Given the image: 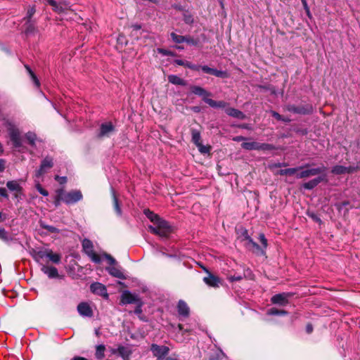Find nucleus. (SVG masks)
<instances>
[{"label":"nucleus","mask_w":360,"mask_h":360,"mask_svg":"<svg viewBox=\"0 0 360 360\" xmlns=\"http://www.w3.org/2000/svg\"><path fill=\"white\" fill-rule=\"evenodd\" d=\"M144 214L153 224V225H149L148 226L150 233L158 235L161 238H167L173 232V227L158 214L149 210H145Z\"/></svg>","instance_id":"f257e3e1"},{"label":"nucleus","mask_w":360,"mask_h":360,"mask_svg":"<svg viewBox=\"0 0 360 360\" xmlns=\"http://www.w3.org/2000/svg\"><path fill=\"white\" fill-rule=\"evenodd\" d=\"M47 3L52 6L53 10L63 16L73 13L74 11L71 8L70 4L65 1H56L55 0H46Z\"/></svg>","instance_id":"f03ea898"},{"label":"nucleus","mask_w":360,"mask_h":360,"mask_svg":"<svg viewBox=\"0 0 360 360\" xmlns=\"http://www.w3.org/2000/svg\"><path fill=\"white\" fill-rule=\"evenodd\" d=\"M60 190L62 193L60 198L65 204H75L81 200L83 198L82 192L79 190H72L69 192H65L63 189Z\"/></svg>","instance_id":"7ed1b4c3"},{"label":"nucleus","mask_w":360,"mask_h":360,"mask_svg":"<svg viewBox=\"0 0 360 360\" xmlns=\"http://www.w3.org/2000/svg\"><path fill=\"white\" fill-rule=\"evenodd\" d=\"M307 167L305 168H303L300 169L297 173L296 174V178L297 179H305L309 178L312 176H316L320 174L323 173L326 170V167L325 166H322L320 167L316 168H311L309 169V165H307Z\"/></svg>","instance_id":"20e7f679"},{"label":"nucleus","mask_w":360,"mask_h":360,"mask_svg":"<svg viewBox=\"0 0 360 360\" xmlns=\"http://www.w3.org/2000/svg\"><path fill=\"white\" fill-rule=\"evenodd\" d=\"M53 166V159L50 156L45 157L41 162L38 169L35 171L34 176L36 179L42 177Z\"/></svg>","instance_id":"39448f33"},{"label":"nucleus","mask_w":360,"mask_h":360,"mask_svg":"<svg viewBox=\"0 0 360 360\" xmlns=\"http://www.w3.org/2000/svg\"><path fill=\"white\" fill-rule=\"evenodd\" d=\"M82 248L84 252L90 257L91 261L97 264L101 262V258L100 255L94 251V245L90 240L86 238L83 240Z\"/></svg>","instance_id":"423d86ee"},{"label":"nucleus","mask_w":360,"mask_h":360,"mask_svg":"<svg viewBox=\"0 0 360 360\" xmlns=\"http://www.w3.org/2000/svg\"><path fill=\"white\" fill-rule=\"evenodd\" d=\"M241 147L248 150H270L274 148L271 144L261 143L257 141L243 142Z\"/></svg>","instance_id":"0eeeda50"},{"label":"nucleus","mask_w":360,"mask_h":360,"mask_svg":"<svg viewBox=\"0 0 360 360\" xmlns=\"http://www.w3.org/2000/svg\"><path fill=\"white\" fill-rule=\"evenodd\" d=\"M8 131L11 141H12L13 146L17 148H20L22 146V141L20 133L18 129L16 128L14 125L11 124V123H8Z\"/></svg>","instance_id":"6e6552de"},{"label":"nucleus","mask_w":360,"mask_h":360,"mask_svg":"<svg viewBox=\"0 0 360 360\" xmlns=\"http://www.w3.org/2000/svg\"><path fill=\"white\" fill-rule=\"evenodd\" d=\"M150 350L153 355L157 357L158 360H163L168 354L169 349L165 345H158L153 344L150 347Z\"/></svg>","instance_id":"1a4fd4ad"},{"label":"nucleus","mask_w":360,"mask_h":360,"mask_svg":"<svg viewBox=\"0 0 360 360\" xmlns=\"http://www.w3.org/2000/svg\"><path fill=\"white\" fill-rule=\"evenodd\" d=\"M115 132L114 125L108 122L102 123L98 134L99 138L110 137Z\"/></svg>","instance_id":"9d476101"},{"label":"nucleus","mask_w":360,"mask_h":360,"mask_svg":"<svg viewBox=\"0 0 360 360\" xmlns=\"http://www.w3.org/2000/svg\"><path fill=\"white\" fill-rule=\"evenodd\" d=\"M359 167L358 166H349L345 167L342 165H335L332 169L331 172L335 175L352 174L356 172Z\"/></svg>","instance_id":"9b49d317"},{"label":"nucleus","mask_w":360,"mask_h":360,"mask_svg":"<svg viewBox=\"0 0 360 360\" xmlns=\"http://www.w3.org/2000/svg\"><path fill=\"white\" fill-rule=\"evenodd\" d=\"M140 300H141L138 295L133 294L128 290L124 291L121 296V302L123 304H136L140 302Z\"/></svg>","instance_id":"f8f14e48"},{"label":"nucleus","mask_w":360,"mask_h":360,"mask_svg":"<svg viewBox=\"0 0 360 360\" xmlns=\"http://www.w3.org/2000/svg\"><path fill=\"white\" fill-rule=\"evenodd\" d=\"M288 110L293 113L306 115L312 112V106L310 105L300 106H295L292 105L288 106Z\"/></svg>","instance_id":"ddd939ff"},{"label":"nucleus","mask_w":360,"mask_h":360,"mask_svg":"<svg viewBox=\"0 0 360 360\" xmlns=\"http://www.w3.org/2000/svg\"><path fill=\"white\" fill-rule=\"evenodd\" d=\"M77 311L82 316L91 317L93 316V311L86 302L79 303L77 306Z\"/></svg>","instance_id":"4468645a"},{"label":"nucleus","mask_w":360,"mask_h":360,"mask_svg":"<svg viewBox=\"0 0 360 360\" xmlns=\"http://www.w3.org/2000/svg\"><path fill=\"white\" fill-rule=\"evenodd\" d=\"M92 292L108 297V292L105 285L100 283H92L90 286Z\"/></svg>","instance_id":"2eb2a0df"},{"label":"nucleus","mask_w":360,"mask_h":360,"mask_svg":"<svg viewBox=\"0 0 360 360\" xmlns=\"http://www.w3.org/2000/svg\"><path fill=\"white\" fill-rule=\"evenodd\" d=\"M288 295L286 293L276 294L271 298V302L274 304L284 306L288 302Z\"/></svg>","instance_id":"dca6fc26"},{"label":"nucleus","mask_w":360,"mask_h":360,"mask_svg":"<svg viewBox=\"0 0 360 360\" xmlns=\"http://www.w3.org/2000/svg\"><path fill=\"white\" fill-rule=\"evenodd\" d=\"M203 281L207 285H209L210 287H213V288L219 287V284L221 283V281L219 278V277L215 276L210 273L208 274L207 276H206L203 278Z\"/></svg>","instance_id":"f3484780"},{"label":"nucleus","mask_w":360,"mask_h":360,"mask_svg":"<svg viewBox=\"0 0 360 360\" xmlns=\"http://www.w3.org/2000/svg\"><path fill=\"white\" fill-rule=\"evenodd\" d=\"M41 270L48 276L49 278L58 277V272L56 267L41 264Z\"/></svg>","instance_id":"a211bd4d"},{"label":"nucleus","mask_w":360,"mask_h":360,"mask_svg":"<svg viewBox=\"0 0 360 360\" xmlns=\"http://www.w3.org/2000/svg\"><path fill=\"white\" fill-rule=\"evenodd\" d=\"M178 313L180 316L187 317L189 315L190 309L188 304L184 300H179L177 304Z\"/></svg>","instance_id":"6ab92c4d"},{"label":"nucleus","mask_w":360,"mask_h":360,"mask_svg":"<svg viewBox=\"0 0 360 360\" xmlns=\"http://www.w3.org/2000/svg\"><path fill=\"white\" fill-rule=\"evenodd\" d=\"M117 351L119 355L123 359V360H130L131 350L129 347L120 345L117 347Z\"/></svg>","instance_id":"aec40b11"},{"label":"nucleus","mask_w":360,"mask_h":360,"mask_svg":"<svg viewBox=\"0 0 360 360\" xmlns=\"http://www.w3.org/2000/svg\"><path fill=\"white\" fill-rule=\"evenodd\" d=\"M324 180V178L322 176H318L314 179H311L307 182H305L302 184V187L307 190H311L315 188L319 184Z\"/></svg>","instance_id":"412c9836"},{"label":"nucleus","mask_w":360,"mask_h":360,"mask_svg":"<svg viewBox=\"0 0 360 360\" xmlns=\"http://www.w3.org/2000/svg\"><path fill=\"white\" fill-rule=\"evenodd\" d=\"M225 112L228 115L238 119L243 120L245 117L243 112L233 108H226Z\"/></svg>","instance_id":"4be33fe9"},{"label":"nucleus","mask_w":360,"mask_h":360,"mask_svg":"<svg viewBox=\"0 0 360 360\" xmlns=\"http://www.w3.org/2000/svg\"><path fill=\"white\" fill-rule=\"evenodd\" d=\"M307 167V165H302V166H300L298 167L284 169L280 170L278 172V174L282 176H284V175H289V176L295 175L296 176V174L297 173V172H299L300 169L305 168Z\"/></svg>","instance_id":"5701e85b"},{"label":"nucleus","mask_w":360,"mask_h":360,"mask_svg":"<svg viewBox=\"0 0 360 360\" xmlns=\"http://www.w3.org/2000/svg\"><path fill=\"white\" fill-rule=\"evenodd\" d=\"M204 101L212 108H226L228 103L224 101H216L209 98H204Z\"/></svg>","instance_id":"b1692460"},{"label":"nucleus","mask_w":360,"mask_h":360,"mask_svg":"<svg viewBox=\"0 0 360 360\" xmlns=\"http://www.w3.org/2000/svg\"><path fill=\"white\" fill-rule=\"evenodd\" d=\"M191 91L193 94L200 96L202 97V99L204 100V98H208L211 95L210 93L207 91L203 88L198 86H194L191 88Z\"/></svg>","instance_id":"393cba45"},{"label":"nucleus","mask_w":360,"mask_h":360,"mask_svg":"<svg viewBox=\"0 0 360 360\" xmlns=\"http://www.w3.org/2000/svg\"><path fill=\"white\" fill-rule=\"evenodd\" d=\"M6 186L8 189L10 190L11 191L19 192L21 191L22 190L21 186L20 185L18 181L15 180L7 181Z\"/></svg>","instance_id":"a878e982"},{"label":"nucleus","mask_w":360,"mask_h":360,"mask_svg":"<svg viewBox=\"0 0 360 360\" xmlns=\"http://www.w3.org/2000/svg\"><path fill=\"white\" fill-rule=\"evenodd\" d=\"M46 258L54 264H58L60 262L61 256L58 253H53L51 250H47Z\"/></svg>","instance_id":"bb28decb"},{"label":"nucleus","mask_w":360,"mask_h":360,"mask_svg":"<svg viewBox=\"0 0 360 360\" xmlns=\"http://www.w3.org/2000/svg\"><path fill=\"white\" fill-rule=\"evenodd\" d=\"M108 273L114 277L123 278V273L116 266H109L106 268Z\"/></svg>","instance_id":"cd10ccee"},{"label":"nucleus","mask_w":360,"mask_h":360,"mask_svg":"<svg viewBox=\"0 0 360 360\" xmlns=\"http://www.w3.org/2000/svg\"><path fill=\"white\" fill-rule=\"evenodd\" d=\"M168 81L176 85L185 86L186 82L177 75H170L168 76Z\"/></svg>","instance_id":"c85d7f7f"},{"label":"nucleus","mask_w":360,"mask_h":360,"mask_svg":"<svg viewBox=\"0 0 360 360\" xmlns=\"http://www.w3.org/2000/svg\"><path fill=\"white\" fill-rule=\"evenodd\" d=\"M105 347L103 345H97L96 347L95 356L98 359H102L105 357Z\"/></svg>","instance_id":"c756f323"},{"label":"nucleus","mask_w":360,"mask_h":360,"mask_svg":"<svg viewBox=\"0 0 360 360\" xmlns=\"http://www.w3.org/2000/svg\"><path fill=\"white\" fill-rule=\"evenodd\" d=\"M191 135H192V141L195 146L202 143L200 133L198 130L193 129L191 130Z\"/></svg>","instance_id":"7c9ffc66"},{"label":"nucleus","mask_w":360,"mask_h":360,"mask_svg":"<svg viewBox=\"0 0 360 360\" xmlns=\"http://www.w3.org/2000/svg\"><path fill=\"white\" fill-rule=\"evenodd\" d=\"M47 255V250H40L34 253V259L39 263H41V262L44 259L46 258Z\"/></svg>","instance_id":"2f4dec72"},{"label":"nucleus","mask_w":360,"mask_h":360,"mask_svg":"<svg viewBox=\"0 0 360 360\" xmlns=\"http://www.w3.org/2000/svg\"><path fill=\"white\" fill-rule=\"evenodd\" d=\"M170 35L172 39L176 44L183 43L186 40V37L179 35L174 32H172Z\"/></svg>","instance_id":"473e14b6"},{"label":"nucleus","mask_w":360,"mask_h":360,"mask_svg":"<svg viewBox=\"0 0 360 360\" xmlns=\"http://www.w3.org/2000/svg\"><path fill=\"white\" fill-rule=\"evenodd\" d=\"M268 315H279V316H285L288 314V312L285 310H279L276 308H271L267 311Z\"/></svg>","instance_id":"72a5a7b5"},{"label":"nucleus","mask_w":360,"mask_h":360,"mask_svg":"<svg viewBox=\"0 0 360 360\" xmlns=\"http://www.w3.org/2000/svg\"><path fill=\"white\" fill-rule=\"evenodd\" d=\"M25 138L31 146H34L35 145V141H37V135L34 132H27L25 134Z\"/></svg>","instance_id":"f704fd0d"},{"label":"nucleus","mask_w":360,"mask_h":360,"mask_svg":"<svg viewBox=\"0 0 360 360\" xmlns=\"http://www.w3.org/2000/svg\"><path fill=\"white\" fill-rule=\"evenodd\" d=\"M112 196H113V205H114L115 210L116 211V212L118 215H121L122 210H121V208H120L119 202H118V199L116 197L115 193L113 191H112Z\"/></svg>","instance_id":"c9c22d12"},{"label":"nucleus","mask_w":360,"mask_h":360,"mask_svg":"<svg viewBox=\"0 0 360 360\" xmlns=\"http://www.w3.org/2000/svg\"><path fill=\"white\" fill-rule=\"evenodd\" d=\"M26 69L27 70L33 82L34 83V84L36 85L37 87H39L40 86V83H39V79H37V77H36V75H34V73L32 71V70L28 67V66H25Z\"/></svg>","instance_id":"e433bc0d"},{"label":"nucleus","mask_w":360,"mask_h":360,"mask_svg":"<svg viewBox=\"0 0 360 360\" xmlns=\"http://www.w3.org/2000/svg\"><path fill=\"white\" fill-rule=\"evenodd\" d=\"M40 225L43 229L47 230L50 233H59V230L55 226L46 225L42 222H41Z\"/></svg>","instance_id":"4c0bfd02"},{"label":"nucleus","mask_w":360,"mask_h":360,"mask_svg":"<svg viewBox=\"0 0 360 360\" xmlns=\"http://www.w3.org/2000/svg\"><path fill=\"white\" fill-rule=\"evenodd\" d=\"M196 147L198 148V149L200 151V153H202V154L209 153L210 151V146H204V145H202V143H200V144L197 145Z\"/></svg>","instance_id":"58836bf2"},{"label":"nucleus","mask_w":360,"mask_h":360,"mask_svg":"<svg viewBox=\"0 0 360 360\" xmlns=\"http://www.w3.org/2000/svg\"><path fill=\"white\" fill-rule=\"evenodd\" d=\"M0 239L5 242H8L11 239V238L9 237L6 231L4 228H1V227H0Z\"/></svg>","instance_id":"ea45409f"},{"label":"nucleus","mask_w":360,"mask_h":360,"mask_svg":"<svg viewBox=\"0 0 360 360\" xmlns=\"http://www.w3.org/2000/svg\"><path fill=\"white\" fill-rule=\"evenodd\" d=\"M212 75H214V76H216L217 77H221V78H226V77H228V74H227L226 72L221 71V70H218L214 69V70H213Z\"/></svg>","instance_id":"a19ab883"},{"label":"nucleus","mask_w":360,"mask_h":360,"mask_svg":"<svg viewBox=\"0 0 360 360\" xmlns=\"http://www.w3.org/2000/svg\"><path fill=\"white\" fill-rule=\"evenodd\" d=\"M36 181L35 186H36L37 190L44 196H47L49 195V192L42 188V186H41V184H39V181Z\"/></svg>","instance_id":"79ce46f5"},{"label":"nucleus","mask_w":360,"mask_h":360,"mask_svg":"<svg viewBox=\"0 0 360 360\" xmlns=\"http://www.w3.org/2000/svg\"><path fill=\"white\" fill-rule=\"evenodd\" d=\"M56 193H57V195H56V197L55 199V205L58 206V205H60V202L63 201L62 198H60V195L62 193H61V191L60 189L56 191Z\"/></svg>","instance_id":"37998d69"},{"label":"nucleus","mask_w":360,"mask_h":360,"mask_svg":"<svg viewBox=\"0 0 360 360\" xmlns=\"http://www.w3.org/2000/svg\"><path fill=\"white\" fill-rule=\"evenodd\" d=\"M249 242L252 245V247L254 248H255V250L257 251L260 252L261 254H264L263 250L261 249V248L259 247V245L258 244H257L255 242H254L252 239H250Z\"/></svg>","instance_id":"c03bdc74"},{"label":"nucleus","mask_w":360,"mask_h":360,"mask_svg":"<svg viewBox=\"0 0 360 360\" xmlns=\"http://www.w3.org/2000/svg\"><path fill=\"white\" fill-rule=\"evenodd\" d=\"M200 68H201V70L205 73L210 75H212L213 73L214 68H211L207 65L200 66Z\"/></svg>","instance_id":"a18cd8bd"},{"label":"nucleus","mask_w":360,"mask_h":360,"mask_svg":"<svg viewBox=\"0 0 360 360\" xmlns=\"http://www.w3.org/2000/svg\"><path fill=\"white\" fill-rule=\"evenodd\" d=\"M34 12H35V10H34V8L33 7L30 8L27 11V16L25 17V19H27L28 22H30V20L32 18V16L34 15Z\"/></svg>","instance_id":"49530a36"},{"label":"nucleus","mask_w":360,"mask_h":360,"mask_svg":"<svg viewBox=\"0 0 360 360\" xmlns=\"http://www.w3.org/2000/svg\"><path fill=\"white\" fill-rule=\"evenodd\" d=\"M259 238L264 248H266L267 247V240L266 239L264 234L260 233Z\"/></svg>","instance_id":"de8ad7c7"},{"label":"nucleus","mask_w":360,"mask_h":360,"mask_svg":"<svg viewBox=\"0 0 360 360\" xmlns=\"http://www.w3.org/2000/svg\"><path fill=\"white\" fill-rule=\"evenodd\" d=\"M55 179L58 181L60 184H65L67 182V177L66 176H60L56 175L55 176Z\"/></svg>","instance_id":"09e8293b"},{"label":"nucleus","mask_w":360,"mask_h":360,"mask_svg":"<svg viewBox=\"0 0 360 360\" xmlns=\"http://www.w3.org/2000/svg\"><path fill=\"white\" fill-rule=\"evenodd\" d=\"M103 257L108 259V261L110 263V264L113 265V264H115V259L112 256H110V255L104 254Z\"/></svg>","instance_id":"8fccbe9b"},{"label":"nucleus","mask_w":360,"mask_h":360,"mask_svg":"<svg viewBox=\"0 0 360 360\" xmlns=\"http://www.w3.org/2000/svg\"><path fill=\"white\" fill-rule=\"evenodd\" d=\"M34 31V27L32 24L30 23L25 28L26 34H31Z\"/></svg>","instance_id":"3c124183"},{"label":"nucleus","mask_w":360,"mask_h":360,"mask_svg":"<svg viewBox=\"0 0 360 360\" xmlns=\"http://www.w3.org/2000/svg\"><path fill=\"white\" fill-rule=\"evenodd\" d=\"M0 196L6 199L8 198V195L5 188H0Z\"/></svg>","instance_id":"603ef678"},{"label":"nucleus","mask_w":360,"mask_h":360,"mask_svg":"<svg viewBox=\"0 0 360 360\" xmlns=\"http://www.w3.org/2000/svg\"><path fill=\"white\" fill-rule=\"evenodd\" d=\"M138 304V306L136 307L135 310H134V313L135 314H139L142 312V309H141V307H142V302L140 300V302H138L136 303Z\"/></svg>","instance_id":"864d4df0"},{"label":"nucleus","mask_w":360,"mask_h":360,"mask_svg":"<svg viewBox=\"0 0 360 360\" xmlns=\"http://www.w3.org/2000/svg\"><path fill=\"white\" fill-rule=\"evenodd\" d=\"M271 115L278 120L288 121L287 120L283 119L282 116L275 111H272Z\"/></svg>","instance_id":"5fc2aeb1"},{"label":"nucleus","mask_w":360,"mask_h":360,"mask_svg":"<svg viewBox=\"0 0 360 360\" xmlns=\"http://www.w3.org/2000/svg\"><path fill=\"white\" fill-rule=\"evenodd\" d=\"M229 279L231 282L238 281L242 279V276L240 275H238V276L233 275V276H230Z\"/></svg>","instance_id":"6e6d98bb"},{"label":"nucleus","mask_w":360,"mask_h":360,"mask_svg":"<svg viewBox=\"0 0 360 360\" xmlns=\"http://www.w3.org/2000/svg\"><path fill=\"white\" fill-rule=\"evenodd\" d=\"M246 139H247V138L242 136H235L233 138V140L234 141H237V142L245 141Z\"/></svg>","instance_id":"4d7b16f0"},{"label":"nucleus","mask_w":360,"mask_h":360,"mask_svg":"<svg viewBox=\"0 0 360 360\" xmlns=\"http://www.w3.org/2000/svg\"><path fill=\"white\" fill-rule=\"evenodd\" d=\"M302 2L303 4V6H304L307 13V15L309 16L310 15V12H309V9L307 4V1L306 0H302Z\"/></svg>","instance_id":"13d9d810"},{"label":"nucleus","mask_w":360,"mask_h":360,"mask_svg":"<svg viewBox=\"0 0 360 360\" xmlns=\"http://www.w3.org/2000/svg\"><path fill=\"white\" fill-rule=\"evenodd\" d=\"M309 216L311 217L314 221L321 222V219L314 213L309 214Z\"/></svg>","instance_id":"bf43d9fd"},{"label":"nucleus","mask_w":360,"mask_h":360,"mask_svg":"<svg viewBox=\"0 0 360 360\" xmlns=\"http://www.w3.org/2000/svg\"><path fill=\"white\" fill-rule=\"evenodd\" d=\"M184 42H186L188 44H191L193 45L196 44V42L193 39H191V37H186V40H185Z\"/></svg>","instance_id":"052dcab7"},{"label":"nucleus","mask_w":360,"mask_h":360,"mask_svg":"<svg viewBox=\"0 0 360 360\" xmlns=\"http://www.w3.org/2000/svg\"><path fill=\"white\" fill-rule=\"evenodd\" d=\"M306 331L307 333H311L313 331V326L311 324H307Z\"/></svg>","instance_id":"680f3d73"},{"label":"nucleus","mask_w":360,"mask_h":360,"mask_svg":"<svg viewBox=\"0 0 360 360\" xmlns=\"http://www.w3.org/2000/svg\"><path fill=\"white\" fill-rule=\"evenodd\" d=\"M5 169V162L3 160H0V172H3Z\"/></svg>","instance_id":"e2e57ef3"},{"label":"nucleus","mask_w":360,"mask_h":360,"mask_svg":"<svg viewBox=\"0 0 360 360\" xmlns=\"http://www.w3.org/2000/svg\"><path fill=\"white\" fill-rule=\"evenodd\" d=\"M186 65L187 67H188L189 68H191V69L195 70H198L200 68V66H196V65H191L190 63H187Z\"/></svg>","instance_id":"0e129e2a"},{"label":"nucleus","mask_w":360,"mask_h":360,"mask_svg":"<svg viewBox=\"0 0 360 360\" xmlns=\"http://www.w3.org/2000/svg\"><path fill=\"white\" fill-rule=\"evenodd\" d=\"M131 27L133 28L134 30H141V26L139 24H134L131 25Z\"/></svg>","instance_id":"69168bd1"},{"label":"nucleus","mask_w":360,"mask_h":360,"mask_svg":"<svg viewBox=\"0 0 360 360\" xmlns=\"http://www.w3.org/2000/svg\"><path fill=\"white\" fill-rule=\"evenodd\" d=\"M71 360H88L87 359L82 356H75L72 358Z\"/></svg>","instance_id":"338daca9"},{"label":"nucleus","mask_w":360,"mask_h":360,"mask_svg":"<svg viewBox=\"0 0 360 360\" xmlns=\"http://www.w3.org/2000/svg\"><path fill=\"white\" fill-rule=\"evenodd\" d=\"M163 360H178L177 358L173 356L165 357Z\"/></svg>","instance_id":"774afa93"}]
</instances>
